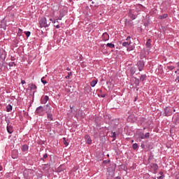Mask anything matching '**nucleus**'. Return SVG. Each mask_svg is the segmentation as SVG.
<instances>
[{
    "label": "nucleus",
    "instance_id": "nucleus-1",
    "mask_svg": "<svg viewBox=\"0 0 179 179\" xmlns=\"http://www.w3.org/2000/svg\"><path fill=\"white\" fill-rule=\"evenodd\" d=\"M44 107H46V114H47V118L48 121H55V119H54V117L52 116V113H51V110H52L51 106L47 104Z\"/></svg>",
    "mask_w": 179,
    "mask_h": 179
},
{
    "label": "nucleus",
    "instance_id": "nucleus-2",
    "mask_svg": "<svg viewBox=\"0 0 179 179\" xmlns=\"http://www.w3.org/2000/svg\"><path fill=\"white\" fill-rule=\"evenodd\" d=\"M39 24L41 28L44 27L45 29H47V27H50V24H51V22H48L47 18L45 17H43L39 20Z\"/></svg>",
    "mask_w": 179,
    "mask_h": 179
},
{
    "label": "nucleus",
    "instance_id": "nucleus-3",
    "mask_svg": "<svg viewBox=\"0 0 179 179\" xmlns=\"http://www.w3.org/2000/svg\"><path fill=\"white\" fill-rule=\"evenodd\" d=\"M44 111H45V108H44V106H39L36 108L35 113L36 114V115L43 117V115H44Z\"/></svg>",
    "mask_w": 179,
    "mask_h": 179
},
{
    "label": "nucleus",
    "instance_id": "nucleus-4",
    "mask_svg": "<svg viewBox=\"0 0 179 179\" xmlns=\"http://www.w3.org/2000/svg\"><path fill=\"white\" fill-rule=\"evenodd\" d=\"M136 66L140 72L143 71V68H145V62L143 60H139Z\"/></svg>",
    "mask_w": 179,
    "mask_h": 179
},
{
    "label": "nucleus",
    "instance_id": "nucleus-5",
    "mask_svg": "<svg viewBox=\"0 0 179 179\" xmlns=\"http://www.w3.org/2000/svg\"><path fill=\"white\" fill-rule=\"evenodd\" d=\"M138 138L140 139H149L150 138V133L147 132L145 134L143 132L138 133Z\"/></svg>",
    "mask_w": 179,
    "mask_h": 179
},
{
    "label": "nucleus",
    "instance_id": "nucleus-6",
    "mask_svg": "<svg viewBox=\"0 0 179 179\" xmlns=\"http://www.w3.org/2000/svg\"><path fill=\"white\" fill-rule=\"evenodd\" d=\"M150 169L151 171H152L154 174H156L157 173V170H159V165L156 163H152L150 164Z\"/></svg>",
    "mask_w": 179,
    "mask_h": 179
},
{
    "label": "nucleus",
    "instance_id": "nucleus-7",
    "mask_svg": "<svg viewBox=\"0 0 179 179\" xmlns=\"http://www.w3.org/2000/svg\"><path fill=\"white\" fill-rule=\"evenodd\" d=\"M164 110L165 117H170L173 115V110H171V108L166 106L164 108Z\"/></svg>",
    "mask_w": 179,
    "mask_h": 179
},
{
    "label": "nucleus",
    "instance_id": "nucleus-8",
    "mask_svg": "<svg viewBox=\"0 0 179 179\" xmlns=\"http://www.w3.org/2000/svg\"><path fill=\"white\" fill-rule=\"evenodd\" d=\"M7 122V127H6V129H7V132H8V134H13V127H12L11 125H9L10 121V120H6Z\"/></svg>",
    "mask_w": 179,
    "mask_h": 179
},
{
    "label": "nucleus",
    "instance_id": "nucleus-9",
    "mask_svg": "<svg viewBox=\"0 0 179 179\" xmlns=\"http://www.w3.org/2000/svg\"><path fill=\"white\" fill-rule=\"evenodd\" d=\"M145 10V6H142V4H136V11L137 13H140V12H143Z\"/></svg>",
    "mask_w": 179,
    "mask_h": 179
},
{
    "label": "nucleus",
    "instance_id": "nucleus-10",
    "mask_svg": "<svg viewBox=\"0 0 179 179\" xmlns=\"http://www.w3.org/2000/svg\"><path fill=\"white\" fill-rule=\"evenodd\" d=\"M108 40H110V35H108V33H103L102 34V41H108Z\"/></svg>",
    "mask_w": 179,
    "mask_h": 179
},
{
    "label": "nucleus",
    "instance_id": "nucleus-11",
    "mask_svg": "<svg viewBox=\"0 0 179 179\" xmlns=\"http://www.w3.org/2000/svg\"><path fill=\"white\" fill-rule=\"evenodd\" d=\"M29 87L30 88V90H34V93L37 92V86L35 84H29Z\"/></svg>",
    "mask_w": 179,
    "mask_h": 179
},
{
    "label": "nucleus",
    "instance_id": "nucleus-12",
    "mask_svg": "<svg viewBox=\"0 0 179 179\" xmlns=\"http://www.w3.org/2000/svg\"><path fill=\"white\" fill-rule=\"evenodd\" d=\"M85 138L87 145H92V138H90V136L88 134H86Z\"/></svg>",
    "mask_w": 179,
    "mask_h": 179
},
{
    "label": "nucleus",
    "instance_id": "nucleus-13",
    "mask_svg": "<svg viewBox=\"0 0 179 179\" xmlns=\"http://www.w3.org/2000/svg\"><path fill=\"white\" fill-rule=\"evenodd\" d=\"M51 167V165L50 164H45L42 168V169L44 171H48V170H50Z\"/></svg>",
    "mask_w": 179,
    "mask_h": 179
},
{
    "label": "nucleus",
    "instance_id": "nucleus-14",
    "mask_svg": "<svg viewBox=\"0 0 179 179\" xmlns=\"http://www.w3.org/2000/svg\"><path fill=\"white\" fill-rule=\"evenodd\" d=\"M50 100V97L45 95L43 99L41 100V104H46L47 101Z\"/></svg>",
    "mask_w": 179,
    "mask_h": 179
},
{
    "label": "nucleus",
    "instance_id": "nucleus-15",
    "mask_svg": "<svg viewBox=\"0 0 179 179\" xmlns=\"http://www.w3.org/2000/svg\"><path fill=\"white\" fill-rule=\"evenodd\" d=\"M129 16L131 17V20H135V19H136V15L132 13L131 10H130L129 12Z\"/></svg>",
    "mask_w": 179,
    "mask_h": 179
},
{
    "label": "nucleus",
    "instance_id": "nucleus-16",
    "mask_svg": "<svg viewBox=\"0 0 179 179\" xmlns=\"http://www.w3.org/2000/svg\"><path fill=\"white\" fill-rule=\"evenodd\" d=\"M62 17H61V15H59V17L57 19L52 20V18H50V20L53 23V24H55V23H58L59 20H62Z\"/></svg>",
    "mask_w": 179,
    "mask_h": 179
},
{
    "label": "nucleus",
    "instance_id": "nucleus-17",
    "mask_svg": "<svg viewBox=\"0 0 179 179\" xmlns=\"http://www.w3.org/2000/svg\"><path fill=\"white\" fill-rule=\"evenodd\" d=\"M148 78V76H146V74H142L140 76V82H144V80H146V79Z\"/></svg>",
    "mask_w": 179,
    "mask_h": 179
},
{
    "label": "nucleus",
    "instance_id": "nucleus-18",
    "mask_svg": "<svg viewBox=\"0 0 179 179\" xmlns=\"http://www.w3.org/2000/svg\"><path fill=\"white\" fill-rule=\"evenodd\" d=\"M152 40L150 38L148 39L146 43H145V47L146 48H150L152 45Z\"/></svg>",
    "mask_w": 179,
    "mask_h": 179
},
{
    "label": "nucleus",
    "instance_id": "nucleus-19",
    "mask_svg": "<svg viewBox=\"0 0 179 179\" xmlns=\"http://www.w3.org/2000/svg\"><path fill=\"white\" fill-rule=\"evenodd\" d=\"M130 44H131V41H124V42H122V47L128 48V47H129Z\"/></svg>",
    "mask_w": 179,
    "mask_h": 179
},
{
    "label": "nucleus",
    "instance_id": "nucleus-20",
    "mask_svg": "<svg viewBox=\"0 0 179 179\" xmlns=\"http://www.w3.org/2000/svg\"><path fill=\"white\" fill-rule=\"evenodd\" d=\"M136 72V68H135V66H132L131 68H130L131 75H132V76L135 75Z\"/></svg>",
    "mask_w": 179,
    "mask_h": 179
},
{
    "label": "nucleus",
    "instance_id": "nucleus-21",
    "mask_svg": "<svg viewBox=\"0 0 179 179\" xmlns=\"http://www.w3.org/2000/svg\"><path fill=\"white\" fill-rule=\"evenodd\" d=\"M0 57L1 58H5V57H6V52H5L3 50H0Z\"/></svg>",
    "mask_w": 179,
    "mask_h": 179
},
{
    "label": "nucleus",
    "instance_id": "nucleus-22",
    "mask_svg": "<svg viewBox=\"0 0 179 179\" xmlns=\"http://www.w3.org/2000/svg\"><path fill=\"white\" fill-rule=\"evenodd\" d=\"M13 106H12V105H10V104H8L6 106V111H7V113H10V111L13 110Z\"/></svg>",
    "mask_w": 179,
    "mask_h": 179
},
{
    "label": "nucleus",
    "instance_id": "nucleus-23",
    "mask_svg": "<svg viewBox=\"0 0 179 179\" xmlns=\"http://www.w3.org/2000/svg\"><path fill=\"white\" fill-rule=\"evenodd\" d=\"M22 152H27L29 150V145H24L22 147Z\"/></svg>",
    "mask_w": 179,
    "mask_h": 179
},
{
    "label": "nucleus",
    "instance_id": "nucleus-24",
    "mask_svg": "<svg viewBox=\"0 0 179 179\" xmlns=\"http://www.w3.org/2000/svg\"><path fill=\"white\" fill-rule=\"evenodd\" d=\"M66 15V11H65V10L59 11L60 17H64V16H65Z\"/></svg>",
    "mask_w": 179,
    "mask_h": 179
},
{
    "label": "nucleus",
    "instance_id": "nucleus-25",
    "mask_svg": "<svg viewBox=\"0 0 179 179\" xmlns=\"http://www.w3.org/2000/svg\"><path fill=\"white\" fill-rule=\"evenodd\" d=\"M96 85H97V80H94L90 83V86H92V87H94Z\"/></svg>",
    "mask_w": 179,
    "mask_h": 179
},
{
    "label": "nucleus",
    "instance_id": "nucleus-26",
    "mask_svg": "<svg viewBox=\"0 0 179 179\" xmlns=\"http://www.w3.org/2000/svg\"><path fill=\"white\" fill-rule=\"evenodd\" d=\"M106 47H108L109 48H115V45H114V43H107L106 44Z\"/></svg>",
    "mask_w": 179,
    "mask_h": 179
},
{
    "label": "nucleus",
    "instance_id": "nucleus-27",
    "mask_svg": "<svg viewBox=\"0 0 179 179\" xmlns=\"http://www.w3.org/2000/svg\"><path fill=\"white\" fill-rule=\"evenodd\" d=\"M111 138H113V141H115V138H117V133L112 131L111 132Z\"/></svg>",
    "mask_w": 179,
    "mask_h": 179
},
{
    "label": "nucleus",
    "instance_id": "nucleus-28",
    "mask_svg": "<svg viewBox=\"0 0 179 179\" xmlns=\"http://www.w3.org/2000/svg\"><path fill=\"white\" fill-rule=\"evenodd\" d=\"M169 16V15H167L166 13L162 15H160L159 16V19H166L167 18V17Z\"/></svg>",
    "mask_w": 179,
    "mask_h": 179
},
{
    "label": "nucleus",
    "instance_id": "nucleus-29",
    "mask_svg": "<svg viewBox=\"0 0 179 179\" xmlns=\"http://www.w3.org/2000/svg\"><path fill=\"white\" fill-rule=\"evenodd\" d=\"M132 148H133L134 150H136V149H138V143H134L132 145Z\"/></svg>",
    "mask_w": 179,
    "mask_h": 179
},
{
    "label": "nucleus",
    "instance_id": "nucleus-30",
    "mask_svg": "<svg viewBox=\"0 0 179 179\" xmlns=\"http://www.w3.org/2000/svg\"><path fill=\"white\" fill-rule=\"evenodd\" d=\"M24 177L25 179H29L30 178V176H29V173L27 172H24Z\"/></svg>",
    "mask_w": 179,
    "mask_h": 179
},
{
    "label": "nucleus",
    "instance_id": "nucleus-31",
    "mask_svg": "<svg viewBox=\"0 0 179 179\" xmlns=\"http://www.w3.org/2000/svg\"><path fill=\"white\" fill-rule=\"evenodd\" d=\"M23 33V30L20 28L18 29V31H17V36H22V34Z\"/></svg>",
    "mask_w": 179,
    "mask_h": 179
},
{
    "label": "nucleus",
    "instance_id": "nucleus-32",
    "mask_svg": "<svg viewBox=\"0 0 179 179\" xmlns=\"http://www.w3.org/2000/svg\"><path fill=\"white\" fill-rule=\"evenodd\" d=\"M174 66H167V69H169V71H173V69H174Z\"/></svg>",
    "mask_w": 179,
    "mask_h": 179
},
{
    "label": "nucleus",
    "instance_id": "nucleus-33",
    "mask_svg": "<svg viewBox=\"0 0 179 179\" xmlns=\"http://www.w3.org/2000/svg\"><path fill=\"white\" fill-rule=\"evenodd\" d=\"M8 66H10V67H11V66H16V64H15V62H10L9 64H8Z\"/></svg>",
    "mask_w": 179,
    "mask_h": 179
},
{
    "label": "nucleus",
    "instance_id": "nucleus-34",
    "mask_svg": "<svg viewBox=\"0 0 179 179\" xmlns=\"http://www.w3.org/2000/svg\"><path fill=\"white\" fill-rule=\"evenodd\" d=\"M38 179H43V173L37 174Z\"/></svg>",
    "mask_w": 179,
    "mask_h": 179
},
{
    "label": "nucleus",
    "instance_id": "nucleus-35",
    "mask_svg": "<svg viewBox=\"0 0 179 179\" xmlns=\"http://www.w3.org/2000/svg\"><path fill=\"white\" fill-rule=\"evenodd\" d=\"M24 34H26L27 37H30V34H31V32L30 31H25Z\"/></svg>",
    "mask_w": 179,
    "mask_h": 179
},
{
    "label": "nucleus",
    "instance_id": "nucleus-36",
    "mask_svg": "<svg viewBox=\"0 0 179 179\" xmlns=\"http://www.w3.org/2000/svg\"><path fill=\"white\" fill-rule=\"evenodd\" d=\"M139 80H141L139 78L136 79L135 84L136 86H139Z\"/></svg>",
    "mask_w": 179,
    "mask_h": 179
},
{
    "label": "nucleus",
    "instance_id": "nucleus-37",
    "mask_svg": "<svg viewBox=\"0 0 179 179\" xmlns=\"http://www.w3.org/2000/svg\"><path fill=\"white\" fill-rule=\"evenodd\" d=\"M71 75H72V72H69L68 76H66V79H69V78L71 77Z\"/></svg>",
    "mask_w": 179,
    "mask_h": 179
},
{
    "label": "nucleus",
    "instance_id": "nucleus-38",
    "mask_svg": "<svg viewBox=\"0 0 179 179\" xmlns=\"http://www.w3.org/2000/svg\"><path fill=\"white\" fill-rule=\"evenodd\" d=\"M55 27H56V29H59L61 27V26H59V24H57V22L55 24H54Z\"/></svg>",
    "mask_w": 179,
    "mask_h": 179
},
{
    "label": "nucleus",
    "instance_id": "nucleus-39",
    "mask_svg": "<svg viewBox=\"0 0 179 179\" xmlns=\"http://www.w3.org/2000/svg\"><path fill=\"white\" fill-rule=\"evenodd\" d=\"M41 83H42L43 85H47V80H43V78H41Z\"/></svg>",
    "mask_w": 179,
    "mask_h": 179
},
{
    "label": "nucleus",
    "instance_id": "nucleus-40",
    "mask_svg": "<svg viewBox=\"0 0 179 179\" xmlns=\"http://www.w3.org/2000/svg\"><path fill=\"white\" fill-rule=\"evenodd\" d=\"M110 159H106V160H104L103 161V163L105 164H108V163H110Z\"/></svg>",
    "mask_w": 179,
    "mask_h": 179
},
{
    "label": "nucleus",
    "instance_id": "nucleus-41",
    "mask_svg": "<svg viewBox=\"0 0 179 179\" xmlns=\"http://www.w3.org/2000/svg\"><path fill=\"white\" fill-rule=\"evenodd\" d=\"M157 179H163L164 178V175H162L161 176L157 177Z\"/></svg>",
    "mask_w": 179,
    "mask_h": 179
},
{
    "label": "nucleus",
    "instance_id": "nucleus-42",
    "mask_svg": "<svg viewBox=\"0 0 179 179\" xmlns=\"http://www.w3.org/2000/svg\"><path fill=\"white\" fill-rule=\"evenodd\" d=\"M47 157H48V155L47 153L44 154L43 158L47 159Z\"/></svg>",
    "mask_w": 179,
    "mask_h": 179
},
{
    "label": "nucleus",
    "instance_id": "nucleus-43",
    "mask_svg": "<svg viewBox=\"0 0 179 179\" xmlns=\"http://www.w3.org/2000/svg\"><path fill=\"white\" fill-rule=\"evenodd\" d=\"M126 40V41H131V36H127V38L125 39Z\"/></svg>",
    "mask_w": 179,
    "mask_h": 179
},
{
    "label": "nucleus",
    "instance_id": "nucleus-44",
    "mask_svg": "<svg viewBox=\"0 0 179 179\" xmlns=\"http://www.w3.org/2000/svg\"><path fill=\"white\" fill-rule=\"evenodd\" d=\"M14 43L17 45L19 44V41L17 39L14 40Z\"/></svg>",
    "mask_w": 179,
    "mask_h": 179
},
{
    "label": "nucleus",
    "instance_id": "nucleus-45",
    "mask_svg": "<svg viewBox=\"0 0 179 179\" xmlns=\"http://www.w3.org/2000/svg\"><path fill=\"white\" fill-rule=\"evenodd\" d=\"M99 97H102V98H104L106 97V94H102L101 95H99Z\"/></svg>",
    "mask_w": 179,
    "mask_h": 179
},
{
    "label": "nucleus",
    "instance_id": "nucleus-46",
    "mask_svg": "<svg viewBox=\"0 0 179 179\" xmlns=\"http://www.w3.org/2000/svg\"><path fill=\"white\" fill-rule=\"evenodd\" d=\"M21 83H22V85H24V83H26V81H25L24 80H21Z\"/></svg>",
    "mask_w": 179,
    "mask_h": 179
},
{
    "label": "nucleus",
    "instance_id": "nucleus-47",
    "mask_svg": "<svg viewBox=\"0 0 179 179\" xmlns=\"http://www.w3.org/2000/svg\"><path fill=\"white\" fill-rule=\"evenodd\" d=\"M10 59H11L12 61H15V57L11 56V57H10Z\"/></svg>",
    "mask_w": 179,
    "mask_h": 179
},
{
    "label": "nucleus",
    "instance_id": "nucleus-48",
    "mask_svg": "<svg viewBox=\"0 0 179 179\" xmlns=\"http://www.w3.org/2000/svg\"><path fill=\"white\" fill-rule=\"evenodd\" d=\"M44 159H45V158L41 157V158L40 159V161H41V162H45V161L44 160Z\"/></svg>",
    "mask_w": 179,
    "mask_h": 179
},
{
    "label": "nucleus",
    "instance_id": "nucleus-49",
    "mask_svg": "<svg viewBox=\"0 0 179 179\" xmlns=\"http://www.w3.org/2000/svg\"><path fill=\"white\" fill-rule=\"evenodd\" d=\"M3 170V167H2V165H0V171H2Z\"/></svg>",
    "mask_w": 179,
    "mask_h": 179
},
{
    "label": "nucleus",
    "instance_id": "nucleus-50",
    "mask_svg": "<svg viewBox=\"0 0 179 179\" xmlns=\"http://www.w3.org/2000/svg\"><path fill=\"white\" fill-rule=\"evenodd\" d=\"M64 145H65V146H68V145H69V144L68 143V142L65 141Z\"/></svg>",
    "mask_w": 179,
    "mask_h": 179
},
{
    "label": "nucleus",
    "instance_id": "nucleus-51",
    "mask_svg": "<svg viewBox=\"0 0 179 179\" xmlns=\"http://www.w3.org/2000/svg\"><path fill=\"white\" fill-rule=\"evenodd\" d=\"M115 179H121V177L117 176V177L115 178Z\"/></svg>",
    "mask_w": 179,
    "mask_h": 179
},
{
    "label": "nucleus",
    "instance_id": "nucleus-52",
    "mask_svg": "<svg viewBox=\"0 0 179 179\" xmlns=\"http://www.w3.org/2000/svg\"><path fill=\"white\" fill-rule=\"evenodd\" d=\"M66 71H71V69L69 67H67Z\"/></svg>",
    "mask_w": 179,
    "mask_h": 179
},
{
    "label": "nucleus",
    "instance_id": "nucleus-53",
    "mask_svg": "<svg viewBox=\"0 0 179 179\" xmlns=\"http://www.w3.org/2000/svg\"><path fill=\"white\" fill-rule=\"evenodd\" d=\"M176 80L179 83V76L177 77Z\"/></svg>",
    "mask_w": 179,
    "mask_h": 179
},
{
    "label": "nucleus",
    "instance_id": "nucleus-54",
    "mask_svg": "<svg viewBox=\"0 0 179 179\" xmlns=\"http://www.w3.org/2000/svg\"><path fill=\"white\" fill-rule=\"evenodd\" d=\"M159 174H160L161 176H163V172H162V171H160V172H159Z\"/></svg>",
    "mask_w": 179,
    "mask_h": 179
},
{
    "label": "nucleus",
    "instance_id": "nucleus-55",
    "mask_svg": "<svg viewBox=\"0 0 179 179\" xmlns=\"http://www.w3.org/2000/svg\"><path fill=\"white\" fill-rule=\"evenodd\" d=\"M12 157H13V159H17V157H14L13 155H12Z\"/></svg>",
    "mask_w": 179,
    "mask_h": 179
},
{
    "label": "nucleus",
    "instance_id": "nucleus-56",
    "mask_svg": "<svg viewBox=\"0 0 179 179\" xmlns=\"http://www.w3.org/2000/svg\"><path fill=\"white\" fill-rule=\"evenodd\" d=\"M134 50V48L129 49V51H131V50Z\"/></svg>",
    "mask_w": 179,
    "mask_h": 179
},
{
    "label": "nucleus",
    "instance_id": "nucleus-57",
    "mask_svg": "<svg viewBox=\"0 0 179 179\" xmlns=\"http://www.w3.org/2000/svg\"><path fill=\"white\" fill-rule=\"evenodd\" d=\"M173 113H176V109H173Z\"/></svg>",
    "mask_w": 179,
    "mask_h": 179
},
{
    "label": "nucleus",
    "instance_id": "nucleus-58",
    "mask_svg": "<svg viewBox=\"0 0 179 179\" xmlns=\"http://www.w3.org/2000/svg\"><path fill=\"white\" fill-rule=\"evenodd\" d=\"M131 143H134V140H131Z\"/></svg>",
    "mask_w": 179,
    "mask_h": 179
},
{
    "label": "nucleus",
    "instance_id": "nucleus-59",
    "mask_svg": "<svg viewBox=\"0 0 179 179\" xmlns=\"http://www.w3.org/2000/svg\"><path fill=\"white\" fill-rule=\"evenodd\" d=\"M142 148H143L145 146V145H141Z\"/></svg>",
    "mask_w": 179,
    "mask_h": 179
},
{
    "label": "nucleus",
    "instance_id": "nucleus-60",
    "mask_svg": "<svg viewBox=\"0 0 179 179\" xmlns=\"http://www.w3.org/2000/svg\"><path fill=\"white\" fill-rule=\"evenodd\" d=\"M107 156H108V157H110V155L108 154Z\"/></svg>",
    "mask_w": 179,
    "mask_h": 179
},
{
    "label": "nucleus",
    "instance_id": "nucleus-61",
    "mask_svg": "<svg viewBox=\"0 0 179 179\" xmlns=\"http://www.w3.org/2000/svg\"><path fill=\"white\" fill-rule=\"evenodd\" d=\"M143 129H146V127H144Z\"/></svg>",
    "mask_w": 179,
    "mask_h": 179
},
{
    "label": "nucleus",
    "instance_id": "nucleus-62",
    "mask_svg": "<svg viewBox=\"0 0 179 179\" xmlns=\"http://www.w3.org/2000/svg\"><path fill=\"white\" fill-rule=\"evenodd\" d=\"M97 135V132L95 133Z\"/></svg>",
    "mask_w": 179,
    "mask_h": 179
},
{
    "label": "nucleus",
    "instance_id": "nucleus-63",
    "mask_svg": "<svg viewBox=\"0 0 179 179\" xmlns=\"http://www.w3.org/2000/svg\"><path fill=\"white\" fill-rule=\"evenodd\" d=\"M64 140L65 141V138H64Z\"/></svg>",
    "mask_w": 179,
    "mask_h": 179
},
{
    "label": "nucleus",
    "instance_id": "nucleus-64",
    "mask_svg": "<svg viewBox=\"0 0 179 179\" xmlns=\"http://www.w3.org/2000/svg\"><path fill=\"white\" fill-rule=\"evenodd\" d=\"M155 179H156V178H155Z\"/></svg>",
    "mask_w": 179,
    "mask_h": 179
}]
</instances>
